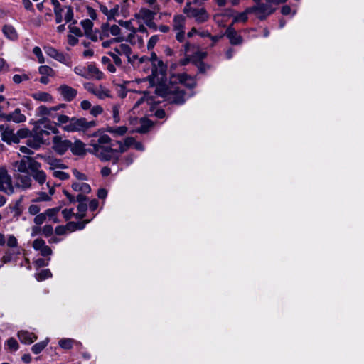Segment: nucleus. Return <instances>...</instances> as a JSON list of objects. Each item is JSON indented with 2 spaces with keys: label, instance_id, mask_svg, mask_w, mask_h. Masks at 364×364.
<instances>
[{
  "label": "nucleus",
  "instance_id": "5701e85b",
  "mask_svg": "<svg viewBox=\"0 0 364 364\" xmlns=\"http://www.w3.org/2000/svg\"><path fill=\"white\" fill-rule=\"evenodd\" d=\"M134 138L132 136L126 137L123 141H117L119 148L117 149L119 159H120L121 154L126 152L129 148L133 147Z\"/></svg>",
  "mask_w": 364,
  "mask_h": 364
},
{
  "label": "nucleus",
  "instance_id": "473e14b6",
  "mask_svg": "<svg viewBox=\"0 0 364 364\" xmlns=\"http://www.w3.org/2000/svg\"><path fill=\"white\" fill-rule=\"evenodd\" d=\"M73 189L79 193H89L91 191L90 185L84 181H76L72 184Z\"/></svg>",
  "mask_w": 364,
  "mask_h": 364
},
{
  "label": "nucleus",
  "instance_id": "0eeeda50",
  "mask_svg": "<svg viewBox=\"0 0 364 364\" xmlns=\"http://www.w3.org/2000/svg\"><path fill=\"white\" fill-rule=\"evenodd\" d=\"M188 18H193L198 23H203L209 19V15L204 7H191L190 3H186L183 9Z\"/></svg>",
  "mask_w": 364,
  "mask_h": 364
},
{
  "label": "nucleus",
  "instance_id": "13d9d810",
  "mask_svg": "<svg viewBox=\"0 0 364 364\" xmlns=\"http://www.w3.org/2000/svg\"><path fill=\"white\" fill-rule=\"evenodd\" d=\"M73 340L64 338L59 341V346L63 349H70L73 346Z\"/></svg>",
  "mask_w": 364,
  "mask_h": 364
},
{
  "label": "nucleus",
  "instance_id": "69168bd1",
  "mask_svg": "<svg viewBox=\"0 0 364 364\" xmlns=\"http://www.w3.org/2000/svg\"><path fill=\"white\" fill-rule=\"evenodd\" d=\"M83 86L87 92L92 93L94 95H95L96 90H97V85H95L91 82H85L84 83Z\"/></svg>",
  "mask_w": 364,
  "mask_h": 364
},
{
  "label": "nucleus",
  "instance_id": "ddd939ff",
  "mask_svg": "<svg viewBox=\"0 0 364 364\" xmlns=\"http://www.w3.org/2000/svg\"><path fill=\"white\" fill-rule=\"evenodd\" d=\"M0 119L4 121L15 123H23L26 121V115L21 112L19 108H16L14 112L9 114H0Z\"/></svg>",
  "mask_w": 364,
  "mask_h": 364
},
{
  "label": "nucleus",
  "instance_id": "cd10ccee",
  "mask_svg": "<svg viewBox=\"0 0 364 364\" xmlns=\"http://www.w3.org/2000/svg\"><path fill=\"white\" fill-rule=\"evenodd\" d=\"M18 338L21 343L25 344H31L37 339V336L33 333L23 330L18 333Z\"/></svg>",
  "mask_w": 364,
  "mask_h": 364
},
{
  "label": "nucleus",
  "instance_id": "c9c22d12",
  "mask_svg": "<svg viewBox=\"0 0 364 364\" xmlns=\"http://www.w3.org/2000/svg\"><path fill=\"white\" fill-rule=\"evenodd\" d=\"M87 73L90 78H95L96 80H100L103 79L104 74L102 71H100L95 65H89L87 66Z\"/></svg>",
  "mask_w": 364,
  "mask_h": 364
},
{
  "label": "nucleus",
  "instance_id": "052dcab7",
  "mask_svg": "<svg viewBox=\"0 0 364 364\" xmlns=\"http://www.w3.org/2000/svg\"><path fill=\"white\" fill-rule=\"evenodd\" d=\"M109 35L119 37L118 36L121 33V29L117 25L114 24L110 26L109 24Z\"/></svg>",
  "mask_w": 364,
  "mask_h": 364
},
{
  "label": "nucleus",
  "instance_id": "4d7b16f0",
  "mask_svg": "<svg viewBox=\"0 0 364 364\" xmlns=\"http://www.w3.org/2000/svg\"><path fill=\"white\" fill-rule=\"evenodd\" d=\"M33 54L37 57L38 62L41 64L45 62V58L43 55L41 49L38 46H36L33 49Z\"/></svg>",
  "mask_w": 364,
  "mask_h": 364
},
{
  "label": "nucleus",
  "instance_id": "680f3d73",
  "mask_svg": "<svg viewBox=\"0 0 364 364\" xmlns=\"http://www.w3.org/2000/svg\"><path fill=\"white\" fill-rule=\"evenodd\" d=\"M7 246L10 248H16L18 247V241L17 239L14 235H9L6 240Z\"/></svg>",
  "mask_w": 364,
  "mask_h": 364
},
{
  "label": "nucleus",
  "instance_id": "423d86ee",
  "mask_svg": "<svg viewBox=\"0 0 364 364\" xmlns=\"http://www.w3.org/2000/svg\"><path fill=\"white\" fill-rule=\"evenodd\" d=\"M96 126L95 121L88 122L85 118H69L67 124L63 127L66 132L85 131Z\"/></svg>",
  "mask_w": 364,
  "mask_h": 364
},
{
  "label": "nucleus",
  "instance_id": "bb28decb",
  "mask_svg": "<svg viewBox=\"0 0 364 364\" xmlns=\"http://www.w3.org/2000/svg\"><path fill=\"white\" fill-rule=\"evenodd\" d=\"M47 186L49 188V194L43 191H40L37 193V197L33 199V202L38 203L43 201H50L51 200V196L55 193V188L50 186V182H47Z\"/></svg>",
  "mask_w": 364,
  "mask_h": 364
},
{
  "label": "nucleus",
  "instance_id": "7ed1b4c3",
  "mask_svg": "<svg viewBox=\"0 0 364 364\" xmlns=\"http://www.w3.org/2000/svg\"><path fill=\"white\" fill-rule=\"evenodd\" d=\"M65 104H60L51 107L41 105L37 108V114L53 122L58 126H61L67 124L69 121L68 116L58 112L61 108H65Z\"/></svg>",
  "mask_w": 364,
  "mask_h": 364
},
{
  "label": "nucleus",
  "instance_id": "864d4df0",
  "mask_svg": "<svg viewBox=\"0 0 364 364\" xmlns=\"http://www.w3.org/2000/svg\"><path fill=\"white\" fill-rule=\"evenodd\" d=\"M119 24L132 33H137V30L134 26L131 21H119Z\"/></svg>",
  "mask_w": 364,
  "mask_h": 364
},
{
  "label": "nucleus",
  "instance_id": "79ce46f5",
  "mask_svg": "<svg viewBox=\"0 0 364 364\" xmlns=\"http://www.w3.org/2000/svg\"><path fill=\"white\" fill-rule=\"evenodd\" d=\"M3 33L8 38L11 40H16L17 38L16 31L12 26H4L3 27Z\"/></svg>",
  "mask_w": 364,
  "mask_h": 364
},
{
  "label": "nucleus",
  "instance_id": "aec40b11",
  "mask_svg": "<svg viewBox=\"0 0 364 364\" xmlns=\"http://www.w3.org/2000/svg\"><path fill=\"white\" fill-rule=\"evenodd\" d=\"M99 9L109 21L114 19L119 14V6L118 4L114 5L113 7L109 9L106 5L99 3Z\"/></svg>",
  "mask_w": 364,
  "mask_h": 364
},
{
  "label": "nucleus",
  "instance_id": "338daca9",
  "mask_svg": "<svg viewBox=\"0 0 364 364\" xmlns=\"http://www.w3.org/2000/svg\"><path fill=\"white\" fill-rule=\"evenodd\" d=\"M53 228L51 225H46L43 227L42 233L44 236L48 237L53 235Z\"/></svg>",
  "mask_w": 364,
  "mask_h": 364
},
{
  "label": "nucleus",
  "instance_id": "72a5a7b5",
  "mask_svg": "<svg viewBox=\"0 0 364 364\" xmlns=\"http://www.w3.org/2000/svg\"><path fill=\"white\" fill-rule=\"evenodd\" d=\"M139 123L140 126L136 129V132L141 134L146 133L153 126L152 122L146 118H141Z\"/></svg>",
  "mask_w": 364,
  "mask_h": 364
},
{
  "label": "nucleus",
  "instance_id": "f8f14e48",
  "mask_svg": "<svg viewBox=\"0 0 364 364\" xmlns=\"http://www.w3.org/2000/svg\"><path fill=\"white\" fill-rule=\"evenodd\" d=\"M38 161L31 157H23L19 161L14 163L17 173H28V170L31 171Z\"/></svg>",
  "mask_w": 364,
  "mask_h": 364
},
{
  "label": "nucleus",
  "instance_id": "e2e57ef3",
  "mask_svg": "<svg viewBox=\"0 0 364 364\" xmlns=\"http://www.w3.org/2000/svg\"><path fill=\"white\" fill-rule=\"evenodd\" d=\"M112 117L115 123H118L119 122V106L117 105L112 107Z\"/></svg>",
  "mask_w": 364,
  "mask_h": 364
},
{
  "label": "nucleus",
  "instance_id": "09e8293b",
  "mask_svg": "<svg viewBox=\"0 0 364 364\" xmlns=\"http://www.w3.org/2000/svg\"><path fill=\"white\" fill-rule=\"evenodd\" d=\"M75 74L80 75L85 79H90V76L87 73V67L79 65L76 66L73 69Z\"/></svg>",
  "mask_w": 364,
  "mask_h": 364
},
{
  "label": "nucleus",
  "instance_id": "ea45409f",
  "mask_svg": "<svg viewBox=\"0 0 364 364\" xmlns=\"http://www.w3.org/2000/svg\"><path fill=\"white\" fill-rule=\"evenodd\" d=\"M249 14H252L250 7L247 8L243 12L238 13L235 16H234L233 22L245 23L247 21Z\"/></svg>",
  "mask_w": 364,
  "mask_h": 364
},
{
  "label": "nucleus",
  "instance_id": "2eb2a0df",
  "mask_svg": "<svg viewBox=\"0 0 364 364\" xmlns=\"http://www.w3.org/2000/svg\"><path fill=\"white\" fill-rule=\"evenodd\" d=\"M54 150L63 154L71 146V141L67 139H62L60 136H55L53 139Z\"/></svg>",
  "mask_w": 364,
  "mask_h": 364
},
{
  "label": "nucleus",
  "instance_id": "c03bdc74",
  "mask_svg": "<svg viewBox=\"0 0 364 364\" xmlns=\"http://www.w3.org/2000/svg\"><path fill=\"white\" fill-rule=\"evenodd\" d=\"M77 212L75 217L77 219H82L85 216L87 210V205L86 203H80L77 207Z\"/></svg>",
  "mask_w": 364,
  "mask_h": 364
},
{
  "label": "nucleus",
  "instance_id": "603ef678",
  "mask_svg": "<svg viewBox=\"0 0 364 364\" xmlns=\"http://www.w3.org/2000/svg\"><path fill=\"white\" fill-rule=\"evenodd\" d=\"M80 24L85 31V35H87L88 33H90L92 31L93 23L91 20H90V19L83 20L80 22Z\"/></svg>",
  "mask_w": 364,
  "mask_h": 364
},
{
  "label": "nucleus",
  "instance_id": "39448f33",
  "mask_svg": "<svg viewBox=\"0 0 364 364\" xmlns=\"http://www.w3.org/2000/svg\"><path fill=\"white\" fill-rule=\"evenodd\" d=\"M255 5L250 6L252 14L260 21L265 20L269 16L272 14L276 8L273 7V4L269 2V0H266V2L255 1Z\"/></svg>",
  "mask_w": 364,
  "mask_h": 364
},
{
  "label": "nucleus",
  "instance_id": "4468645a",
  "mask_svg": "<svg viewBox=\"0 0 364 364\" xmlns=\"http://www.w3.org/2000/svg\"><path fill=\"white\" fill-rule=\"evenodd\" d=\"M171 77V82H174L176 84L177 82H178L180 84L184 85L186 87L189 88H193L196 85L195 79L186 73L173 74Z\"/></svg>",
  "mask_w": 364,
  "mask_h": 364
},
{
  "label": "nucleus",
  "instance_id": "a211bd4d",
  "mask_svg": "<svg viewBox=\"0 0 364 364\" xmlns=\"http://www.w3.org/2000/svg\"><path fill=\"white\" fill-rule=\"evenodd\" d=\"M58 90L63 99L67 102L72 101L77 96V90L67 85H61Z\"/></svg>",
  "mask_w": 364,
  "mask_h": 364
},
{
  "label": "nucleus",
  "instance_id": "774afa93",
  "mask_svg": "<svg viewBox=\"0 0 364 364\" xmlns=\"http://www.w3.org/2000/svg\"><path fill=\"white\" fill-rule=\"evenodd\" d=\"M103 112V108L100 105H95L94 107H92L90 109V114L93 117H97L98 115L101 114Z\"/></svg>",
  "mask_w": 364,
  "mask_h": 364
},
{
  "label": "nucleus",
  "instance_id": "3c124183",
  "mask_svg": "<svg viewBox=\"0 0 364 364\" xmlns=\"http://www.w3.org/2000/svg\"><path fill=\"white\" fill-rule=\"evenodd\" d=\"M52 277V274L50 271L47 269H43L40 272L36 274L35 277L38 281H43L48 278H50Z\"/></svg>",
  "mask_w": 364,
  "mask_h": 364
},
{
  "label": "nucleus",
  "instance_id": "49530a36",
  "mask_svg": "<svg viewBox=\"0 0 364 364\" xmlns=\"http://www.w3.org/2000/svg\"><path fill=\"white\" fill-rule=\"evenodd\" d=\"M101 62L109 72L112 73H114L116 72L115 66L112 64L111 60L108 57L103 56L101 59Z\"/></svg>",
  "mask_w": 364,
  "mask_h": 364
},
{
  "label": "nucleus",
  "instance_id": "c756f323",
  "mask_svg": "<svg viewBox=\"0 0 364 364\" xmlns=\"http://www.w3.org/2000/svg\"><path fill=\"white\" fill-rule=\"evenodd\" d=\"M45 51L48 55L52 58L60 62L65 63L66 61V57L65 55L53 47H45Z\"/></svg>",
  "mask_w": 364,
  "mask_h": 364
},
{
  "label": "nucleus",
  "instance_id": "6e6552de",
  "mask_svg": "<svg viewBox=\"0 0 364 364\" xmlns=\"http://www.w3.org/2000/svg\"><path fill=\"white\" fill-rule=\"evenodd\" d=\"M35 130L43 138L44 135L48 136L50 134H58L59 132L56 124L43 117L37 121Z\"/></svg>",
  "mask_w": 364,
  "mask_h": 364
},
{
  "label": "nucleus",
  "instance_id": "c85d7f7f",
  "mask_svg": "<svg viewBox=\"0 0 364 364\" xmlns=\"http://www.w3.org/2000/svg\"><path fill=\"white\" fill-rule=\"evenodd\" d=\"M21 251L18 247L11 248L6 251L4 255L1 257V260L3 264H6L11 261L16 259L17 256L20 255Z\"/></svg>",
  "mask_w": 364,
  "mask_h": 364
},
{
  "label": "nucleus",
  "instance_id": "dca6fc26",
  "mask_svg": "<svg viewBox=\"0 0 364 364\" xmlns=\"http://www.w3.org/2000/svg\"><path fill=\"white\" fill-rule=\"evenodd\" d=\"M0 132L1 134V139L7 143H18V139L16 137V133L7 124L0 125Z\"/></svg>",
  "mask_w": 364,
  "mask_h": 364
},
{
  "label": "nucleus",
  "instance_id": "6ab92c4d",
  "mask_svg": "<svg viewBox=\"0 0 364 364\" xmlns=\"http://www.w3.org/2000/svg\"><path fill=\"white\" fill-rule=\"evenodd\" d=\"M31 172V176L36 181V182L40 185H43L46 183L47 176L46 173L43 170H41V164L39 162L36 163Z\"/></svg>",
  "mask_w": 364,
  "mask_h": 364
},
{
  "label": "nucleus",
  "instance_id": "9d476101",
  "mask_svg": "<svg viewBox=\"0 0 364 364\" xmlns=\"http://www.w3.org/2000/svg\"><path fill=\"white\" fill-rule=\"evenodd\" d=\"M14 183L12 182L14 193L16 188L21 191H27L32 188L33 186L32 178L28 173H14Z\"/></svg>",
  "mask_w": 364,
  "mask_h": 364
},
{
  "label": "nucleus",
  "instance_id": "de8ad7c7",
  "mask_svg": "<svg viewBox=\"0 0 364 364\" xmlns=\"http://www.w3.org/2000/svg\"><path fill=\"white\" fill-rule=\"evenodd\" d=\"M149 57L142 56L141 58L138 57L137 62L136 64V67L139 69L143 70L144 72L147 73L146 67L149 65Z\"/></svg>",
  "mask_w": 364,
  "mask_h": 364
},
{
  "label": "nucleus",
  "instance_id": "58836bf2",
  "mask_svg": "<svg viewBox=\"0 0 364 364\" xmlns=\"http://www.w3.org/2000/svg\"><path fill=\"white\" fill-rule=\"evenodd\" d=\"M32 97L40 102H52L53 97L50 94L46 92H37L32 94Z\"/></svg>",
  "mask_w": 364,
  "mask_h": 364
},
{
  "label": "nucleus",
  "instance_id": "a18cd8bd",
  "mask_svg": "<svg viewBox=\"0 0 364 364\" xmlns=\"http://www.w3.org/2000/svg\"><path fill=\"white\" fill-rule=\"evenodd\" d=\"M38 72L41 76H50L55 75L54 70L48 65H41L38 68Z\"/></svg>",
  "mask_w": 364,
  "mask_h": 364
},
{
  "label": "nucleus",
  "instance_id": "37998d69",
  "mask_svg": "<svg viewBox=\"0 0 364 364\" xmlns=\"http://www.w3.org/2000/svg\"><path fill=\"white\" fill-rule=\"evenodd\" d=\"M97 31L99 33L100 41H103L105 38H108L110 36L109 32V23H102L100 29L97 30Z\"/></svg>",
  "mask_w": 364,
  "mask_h": 364
},
{
  "label": "nucleus",
  "instance_id": "b1692460",
  "mask_svg": "<svg viewBox=\"0 0 364 364\" xmlns=\"http://www.w3.org/2000/svg\"><path fill=\"white\" fill-rule=\"evenodd\" d=\"M134 138L132 136L126 137L123 141H117L119 148L117 149L119 159H120L121 154L126 152L129 148L133 147Z\"/></svg>",
  "mask_w": 364,
  "mask_h": 364
},
{
  "label": "nucleus",
  "instance_id": "bf43d9fd",
  "mask_svg": "<svg viewBox=\"0 0 364 364\" xmlns=\"http://www.w3.org/2000/svg\"><path fill=\"white\" fill-rule=\"evenodd\" d=\"M64 10H66L64 19L66 23L70 22L73 18V11L70 6H65L63 7Z\"/></svg>",
  "mask_w": 364,
  "mask_h": 364
},
{
  "label": "nucleus",
  "instance_id": "2f4dec72",
  "mask_svg": "<svg viewBox=\"0 0 364 364\" xmlns=\"http://www.w3.org/2000/svg\"><path fill=\"white\" fill-rule=\"evenodd\" d=\"M226 36L229 38L232 45H240L242 43V38L232 28H228L226 31Z\"/></svg>",
  "mask_w": 364,
  "mask_h": 364
},
{
  "label": "nucleus",
  "instance_id": "e433bc0d",
  "mask_svg": "<svg viewBox=\"0 0 364 364\" xmlns=\"http://www.w3.org/2000/svg\"><path fill=\"white\" fill-rule=\"evenodd\" d=\"M95 95L100 100L112 97L110 90L102 85H97V90Z\"/></svg>",
  "mask_w": 364,
  "mask_h": 364
},
{
  "label": "nucleus",
  "instance_id": "0e129e2a",
  "mask_svg": "<svg viewBox=\"0 0 364 364\" xmlns=\"http://www.w3.org/2000/svg\"><path fill=\"white\" fill-rule=\"evenodd\" d=\"M159 36L154 35V36H151L148 41L147 49L149 50H152L153 48L155 46V45L156 44V43L159 41Z\"/></svg>",
  "mask_w": 364,
  "mask_h": 364
},
{
  "label": "nucleus",
  "instance_id": "a878e982",
  "mask_svg": "<svg viewBox=\"0 0 364 364\" xmlns=\"http://www.w3.org/2000/svg\"><path fill=\"white\" fill-rule=\"evenodd\" d=\"M70 149L73 154L77 156L85 155L87 152V149H85V144L80 140H75L74 143L71 142Z\"/></svg>",
  "mask_w": 364,
  "mask_h": 364
},
{
  "label": "nucleus",
  "instance_id": "4be33fe9",
  "mask_svg": "<svg viewBox=\"0 0 364 364\" xmlns=\"http://www.w3.org/2000/svg\"><path fill=\"white\" fill-rule=\"evenodd\" d=\"M134 138L132 136L126 137L123 141H117L119 148L117 149L119 159H120L121 154L126 152L129 148L133 147Z\"/></svg>",
  "mask_w": 364,
  "mask_h": 364
},
{
  "label": "nucleus",
  "instance_id": "9b49d317",
  "mask_svg": "<svg viewBox=\"0 0 364 364\" xmlns=\"http://www.w3.org/2000/svg\"><path fill=\"white\" fill-rule=\"evenodd\" d=\"M0 192L8 196L14 194L12 177L4 166H0Z\"/></svg>",
  "mask_w": 364,
  "mask_h": 364
},
{
  "label": "nucleus",
  "instance_id": "20e7f679",
  "mask_svg": "<svg viewBox=\"0 0 364 364\" xmlns=\"http://www.w3.org/2000/svg\"><path fill=\"white\" fill-rule=\"evenodd\" d=\"M149 64L152 66L151 68V80L154 82H159L164 80L166 72V65L164 62L159 59L154 52L151 53L149 57Z\"/></svg>",
  "mask_w": 364,
  "mask_h": 364
},
{
  "label": "nucleus",
  "instance_id": "4c0bfd02",
  "mask_svg": "<svg viewBox=\"0 0 364 364\" xmlns=\"http://www.w3.org/2000/svg\"><path fill=\"white\" fill-rule=\"evenodd\" d=\"M106 132L112 134L114 136H120L124 135L127 132V127L125 126H120L117 127H107Z\"/></svg>",
  "mask_w": 364,
  "mask_h": 364
},
{
  "label": "nucleus",
  "instance_id": "393cba45",
  "mask_svg": "<svg viewBox=\"0 0 364 364\" xmlns=\"http://www.w3.org/2000/svg\"><path fill=\"white\" fill-rule=\"evenodd\" d=\"M35 134L27 139L26 144L30 148L38 149L40 146L43 144L46 141L44 138L40 135L36 130H34Z\"/></svg>",
  "mask_w": 364,
  "mask_h": 364
},
{
  "label": "nucleus",
  "instance_id": "1a4fd4ad",
  "mask_svg": "<svg viewBox=\"0 0 364 364\" xmlns=\"http://www.w3.org/2000/svg\"><path fill=\"white\" fill-rule=\"evenodd\" d=\"M159 10V5H154L151 9L141 8L139 12L134 14V18L138 21H142L146 25L151 27L152 21Z\"/></svg>",
  "mask_w": 364,
  "mask_h": 364
},
{
  "label": "nucleus",
  "instance_id": "412c9836",
  "mask_svg": "<svg viewBox=\"0 0 364 364\" xmlns=\"http://www.w3.org/2000/svg\"><path fill=\"white\" fill-rule=\"evenodd\" d=\"M134 138L132 136L126 137L123 141H117L119 148L117 149L119 159H120L121 154L126 152L129 148L133 147Z\"/></svg>",
  "mask_w": 364,
  "mask_h": 364
},
{
  "label": "nucleus",
  "instance_id": "6e6d98bb",
  "mask_svg": "<svg viewBox=\"0 0 364 364\" xmlns=\"http://www.w3.org/2000/svg\"><path fill=\"white\" fill-rule=\"evenodd\" d=\"M30 79V76L28 74H22V75H14L13 76V81L16 84H20L23 81H27Z\"/></svg>",
  "mask_w": 364,
  "mask_h": 364
},
{
  "label": "nucleus",
  "instance_id": "f03ea898",
  "mask_svg": "<svg viewBox=\"0 0 364 364\" xmlns=\"http://www.w3.org/2000/svg\"><path fill=\"white\" fill-rule=\"evenodd\" d=\"M156 92L158 95L165 97L170 103L181 105L186 101L185 92L181 88V85L171 82V79L168 85L157 87Z\"/></svg>",
  "mask_w": 364,
  "mask_h": 364
},
{
  "label": "nucleus",
  "instance_id": "8fccbe9b",
  "mask_svg": "<svg viewBox=\"0 0 364 364\" xmlns=\"http://www.w3.org/2000/svg\"><path fill=\"white\" fill-rule=\"evenodd\" d=\"M48 343V339L43 341L40 343H38L33 346L32 351L35 354H38L47 346Z\"/></svg>",
  "mask_w": 364,
  "mask_h": 364
},
{
  "label": "nucleus",
  "instance_id": "f3484780",
  "mask_svg": "<svg viewBox=\"0 0 364 364\" xmlns=\"http://www.w3.org/2000/svg\"><path fill=\"white\" fill-rule=\"evenodd\" d=\"M32 247L35 250L39 251L41 255L43 257L49 256L53 253L51 248L48 246L46 242L41 238L34 240Z\"/></svg>",
  "mask_w": 364,
  "mask_h": 364
},
{
  "label": "nucleus",
  "instance_id": "a19ab883",
  "mask_svg": "<svg viewBox=\"0 0 364 364\" xmlns=\"http://www.w3.org/2000/svg\"><path fill=\"white\" fill-rule=\"evenodd\" d=\"M185 17L183 15H176L173 20V27L175 31L184 30Z\"/></svg>",
  "mask_w": 364,
  "mask_h": 364
},
{
  "label": "nucleus",
  "instance_id": "7c9ffc66",
  "mask_svg": "<svg viewBox=\"0 0 364 364\" xmlns=\"http://www.w3.org/2000/svg\"><path fill=\"white\" fill-rule=\"evenodd\" d=\"M91 220H85L82 222H69L65 226L67 232H73L77 230H82L85 228L86 224L90 222Z\"/></svg>",
  "mask_w": 364,
  "mask_h": 364
},
{
  "label": "nucleus",
  "instance_id": "f257e3e1",
  "mask_svg": "<svg viewBox=\"0 0 364 364\" xmlns=\"http://www.w3.org/2000/svg\"><path fill=\"white\" fill-rule=\"evenodd\" d=\"M94 136L97 138L90 140L87 152L101 161H112L113 164H117L119 161V156L117 149L112 147L111 137L106 134H95Z\"/></svg>",
  "mask_w": 364,
  "mask_h": 364
},
{
  "label": "nucleus",
  "instance_id": "5fc2aeb1",
  "mask_svg": "<svg viewBox=\"0 0 364 364\" xmlns=\"http://www.w3.org/2000/svg\"><path fill=\"white\" fill-rule=\"evenodd\" d=\"M30 130L28 128L20 129L15 134L18 139V143L21 139H24L28 136Z\"/></svg>",
  "mask_w": 364,
  "mask_h": 364
},
{
  "label": "nucleus",
  "instance_id": "f704fd0d",
  "mask_svg": "<svg viewBox=\"0 0 364 364\" xmlns=\"http://www.w3.org/2000/svg\"><path fill=\"white\" fill-rule=\"evenodd\" d=\"M113 50L119 55H126L127 60L131 61L130 55L132 54V48L128 44L122 43L114 48Z\"/></svg>",
  "mask_w": 364,
  "mask_h": 364
}]
</instances>
